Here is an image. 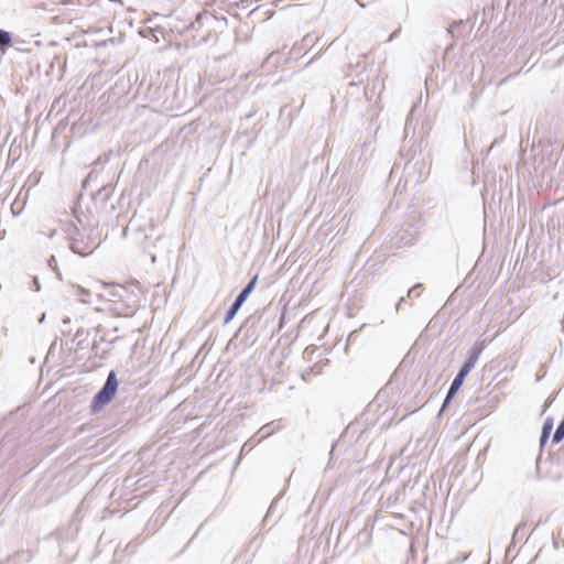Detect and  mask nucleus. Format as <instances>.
I'll return each instance as SVG.
<instances>
[{
  "label": "nucleus",
  "instance_id": "nucleus-1",
  "mask_svg": "<svg viewBox=\"0 0 564 564\" xmlns=\"http://www.w3.org/2000/svg\"><path fill=\"white\" fill-rule=\"evenodd\" d=\"M118 387H119V381H118L117 375L115 373V371H110L107 377L105 386L94 397V399L91 401V404H90L91 412L97 413V412L101 411V409L113 399V397L116 395V393L118 391Z\"/></svg>",
  "mask_w": 564,
  "mask_h": 564
},
{
  "label": "nucleus",
  "instance_id": "nucleus-2",
  "mask_svg": "<svg viewBox=\"0 0 564 564\" xmlns=\"http://www.w3.org/2000/svg\"><path fill=\"white\" fill-rule=\"evenodd\" d=\"M463 382H464V379L462 377L456 376V378L453 380L452 386L449 388L448 394L444 402V406L449 401V399L453 398L454 394L460 389Z\"/></svg>",
  "mask_w": 564,
  "mask_h": 564
},
{
  "label": "nucleus",
  "instance_id": "nucleus-3",
  "mask_svg": "<svg viewBox=\"0 0 564 564\" xmlns=\"http://www.w3.org/2000/svg\"><path fill=\"white\" fill-rule=\"evenodd\" d=\"M12 39L9 32L0 30V50L2 53L11 45Z\"/></svg>",
  "mask_w": 564,
  "mask_h": 564
},
{
  "label": "nucleus",
  "instance_id": "nucleus-4",
  "mask_svg": "<svg viewBox=\"0 0 564 564\" xmlns=\"http://www.w3.org/2000/svg\"><path fill=\"white\" fill-rule=\"evenodd\" d=\"M552 427H553V420L551 417H549L543 424L542 436H541L542 444H544V442L549 438Z\"/></svg>",
  "mask_w": 564,
  "mask_h": 564
},
{
  "label": "nucleus",
  "instance_id": "nucleus-5",
  "mask_svg": "<svg viewBox=\"0 0 564 564\" xmlns=\"http://www.w3.org/2000/svg\"><path fill=\"white\" fill-rule=\"evenodd\" d=\"M240 307H241V306H240L238 303H235V302H234V304L231 305V307L229 308V311L226 313V316H225L224 322H225V323L230 322V321L235 317L236 313L238 312V310H239Z\"/></svg>",
  "mask_w": 564,
  "mask_h": 564
},
{
  "label": "nucleus",
  "instance_id": "nucleus-6",
  "mask_svg": "<svg viewBox=\"0 0 564 564\" xmlns=\"http://www.w3.org/2000/svg\"><path fill=\"white\" fill-rule=\"evenodd\" d=\"M474 367V361L473 360H469L467 362L464 364V366L460 368L459 372H458V377H462L463 379H465V377L469 373V371L471 370V368Z\"/></svg>",
  "mask_w": 564,
  "mask_h": 564
},
{
  "label": "nucleus",
  "instance_id": "nucleus-7",
  "mask_svg": "<svg viewBox=\"0 0 564 564\" xmlns=\"http://www.w3.org/2000/svg\"><path fill=\"white\" fill-rule=\"evenodd\" d=\"M562 440H564V421L557 426L553 436L555 443H560Z\"/></svg>",
  "mask_w": 564,
  "mask_h": 564
},
{
  "label": "nucleus",
  "instance_id": "nucleus-8",
  "mask_svg": "<svg viewBox=\"0 0 564 564\" xmlns=\"http://www.w3.org/2000/svg\"><path fill=\"white\" fill-rule=\"evenodd\" d=\"M257 280H258L257 275L251 279V281L248 283V285L243 289L245 293L250 294L252 292V290L256 286Z\"/></svg>",
  "mask_w": 564,
  "mask_h": 564
},
{
  "label": "nucleus",
  "instance_id": "nucleus-9",
  "mask_svg": "<svg viewBox=\"0 0 564 564\" xmlns=\"http://www.w3.org/2000/svg\"><path fill=\"white\" fill-rule=\"evenodd\" d=\"M249 293H245V291L242 290V292L237 296L235 303H238L240 306L242 305V303L246 301V299L248 297Z\"/></svg>",
  "mask_w": 564,
  "mask_h": 564
},
{
  "label": "nucleus",
  "instance_id": "nucleus-10",
  "mask_svg": "<svg viewBox=\"0 0 564 564\" xmlns=\"http://www.w3.org/2000/svg\"><path fill=\"white\" fill-rule=\"evenodd\" d=\"M549 405H550V403H546V404L544 405V410H546V409L549 408Z\"/></svg>",
  "mask_w": 564,
  "mask_h": 564
}]
</instances>
